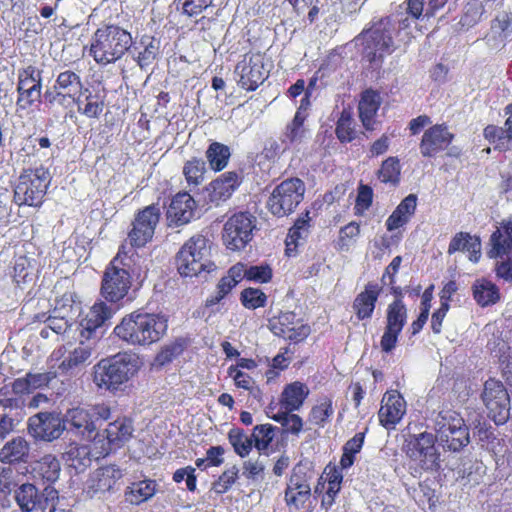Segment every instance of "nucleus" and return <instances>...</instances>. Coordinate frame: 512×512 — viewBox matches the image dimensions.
I'll list each match as a JSON object with an SVG mask.
<instances>
[{"mask_svg": "<svg viewBox=\"0 0 512 512\" xmlns=\"http://www.w3.org/2000/svg\"><path fill=\"white\" fill-rule=\"evenodd\" d=\"M255 222L256 218L247 212L232 215L223 228L225 246L233 251L243 249L252 240Z\"/></svg>", "mask_w": 512, "mask_h": 512, "instance_id": "9b49d317", "label": "nucleus"}, {"mask_svg": "<svg viewBox=\"0 0 512 512\" xmlns=\"http://www.w3.org/2000/svg\"><path fill=\"white\" fill-rule=\"evenodd\" d=\"M394 27L390 17L381 18L371 23L357 37L355 46L370 68H381L384 58L394 52L396 45L393 39Z\"/></svg>", "mask_w": 512, "mask_h": 512, "instance_id": "f03ea898", "label": "nucleus"}, {"mask_svg": "<svg viewBox=\"0 0 512 512\" xmlns=\"http://www.w3.org/2000/svg\"><path fill=\"white\" fill-rule=\"evenodd\" d=\"M309 395V388L302 382L295 381L285 386L280 396L282 410H299Z\"/></svg>", "mask_w": 512, "mask_h": 512, "instance_id": "c85d7f7f", "label": "nucleus"}, {"mask_svg": "<svg viewBox=\"0 0 512 512\" xmlns=\"http://www.w3.org/2000/svg\"><path fill=\"white\" fill-rule=\"evenodd\" d=\"M406 319L407 310L401 300H395L388 306L386 328L401 332Z\"/></svg>", "mask_w": 512, "mask_h": 512, "instance_id": "79ce46f5", "label": "nucleus"}, {"mask_svg": "<svg viewBox=\"0 0 512 512\" xmlns=\"http://www.w3.org/2000/svg\"><path fill=\"white\" fill-rule=\"evenodd\" d=\"M80 341L79 345L67 352L65 355V348L61 347L55 350L52 357L59 360L63 357V360L58 365V370L63 374L73 375L80 371L84 366L89 364L92 350L94 348L93 340Z\"/></svg>", "mask_w": 512, "mask_h": 512, "instance_id": "dca6fc26", "label": "nucleus"}, {"mask_svg": "<svg viewBox=\"0 0 512 512\" xmlns=\"http://www.w3.org/2000/svg\"><path fill=\"white\" fill-rule=\"evenodd\" d=\"M42 88V72L29 65L18 71L17 89Z\"/></svg>", "mask_w": 512, "mask_h": 512, "instance_id": "c03bdc74", "label": "nucleus"}, {"mask_svg": "<svg viewBox=\"0 0 512 512\" xmlns=\"http://www.w3.org/2000/svg\"><path fill=\"white\" fill-rule=\"evenodd\" d=\"M206 164L202 159L192 158L185 162L183 166V175L188 186L197 187L204 180Z\"/></svg>", "mask_w": 512, "mask_h": 512, "instance_id": "ea45409f", "label": "nucleus"}, {"mask_svg": "<svg viewBox=\"0 0 512 512\" xmlns=\"http://www.w3.org/2000/svg\"><path fill=\"white\" fill-rule=\"evenodd\" d=\"M15 500L23 512H45L56 505L58 491L48 485L40 492L33 484L25 483L15 490Z\"/></svg>", "mask_w": 512, "mask_h": 512, "instance_id": "ddd939ff", "label": "nucleus"}, {"mask_svg": "<svg viewBox=\"0 0 512 512\" xmlns=\"http://www.w3.org/2000/svg\"><path fill=\"white\" fill-rule=\"evenodd\" d=\"M381 104L379 93L373 90H366L362 93L359 101V117L366 130L373 131L376 129L377 121L375 119Z\"/></svg>", "mask_w": 512, "mask_h": 512, "instance_id": "cd10ccee", "label": "nucleus"}, {"mask_svg": "<svg viewBox=\"0 0 512 512\" xmlns=\"http://www.w3.org/2000/svg\"><path fill=\"white\" fill-rule=\"evenodd\" d=\"M17 90V100H16V111L17 112H26L28 111L36 102H40L42 95V88H28V89H16Z\"/></svg>", "mask_w": 512, "mask_h": 512, "instance_id": "49530a36", "label": "nucleus"}, {"mask_svg": "<svg viewBox=\"0 0 512 512\" xmlns=\"http://www.w3.org/2000/svg\"><path fill=\"white\" fill-rule=\"evenodd\" d=\"M268 412L269 416L276 422L280 423L287 432L292 434H299L303 427L302 419L296 415L292 414V411L281 410L275 414H272L273 408H269Z\"/></svg>", "mask_w": 512, "mask_h": 512, "instance_id": "37998d69", "label": "nucleus"}, {"mask_svg": "<svg viewBox=\"0 0 512 512\" xmlns=\"http://www.w3.org/2000/svg\"><path fill=\"white\" fill-rule=\"evenodd\" d=\"M406 413V402L396 390L387 391L381 401L379 421L385 428H394Z\"/></svg>", "mask_w": 512, "mask_h": 512, "instance_id": "412c9836", "label": "nucleus"}, {"mask_svg": "<svg viewBox=\"0 0 512 512\" xmlns=\"http://www.w3.org/2000/svg\"><path fill=\"white\" fill-rule=\"evenodd\" d=\"M240 300L245 308L254 310L266 305L267 296L258 288H246L241 292Z\"/></svg>", "mask_w": 512, "mask_h": 512, "instance_id": "3c124183", "label": "nucleus"}, {"mask_svg": "<svg viewBox=\"0 0 512 512\" xmlns=\"http://www.w3.org/2000/svg\"><path fill=\"white\" fill-rule=\"evenodd\" d=\"M141 366L142 361L137 354L118 353L94 366L93 383L99 389L117 391L137 374Z\"/></svg>", "mask_w": 512, "mask_h": 512, "instance_id": "7ed1b4c3", "label": "nucleus"}, {"mask_svg": "<svg viewBox=\"0 0 512 512\" xmlns=\"http://www.w3.org/2000/svg\"><path fill=\"white\" fill-rule=\"evenodd\" d=\"M195 468L191 466H187L185 468H181L175 471L173 475V480L177 483L182 482L184 479L186 480V486L189 491H194L196 489V476L194 474Z\"/></svg>", "mask_w": 512, "mask_h": 512, "instance_id": "0e129e2a", "label": "nucleus"}, {"mask_svg": "<svg viewBox=\"0 0 512 512\" xmlns=\"http://www.w3.org/2000/svg\"><path fill=\"white\" fill-rule=\"evenodd\" d=\"M29 444L22 437H15L8 441L0 450L2 463L25 462L29 455Z\"/></svg>", "mask_w": 512, "mask_h": 512, "instance_id": "2f4dec72", "label": "nucleus"}, {"mask_svg": "<svg viewBox=\"0 0 512 512\" xmlns=\"http://www.w3.org/2000/svg\"><path fill=\"white\" fill-rule=\"evenodd\" d=\"M113 314L114 310L105 302H96L81 321V338L96 342L102 335V332L98 334V329H101Z\"/></svg>", "mask_w": 512, "mask_h": 512, "instance_id": "6ab92c4d", "label": "nucleus"}, {"mask_svg": "<svg viewBox=\"0 0 512 512\" xmlns=\"http://www.w3.org/2000/svg\"><path fill=\"white\" fill-rule=\"evenodd\" d=\"M435 439L443 448L460 451L470 442L468 428L461 415L454 410H442L435 418Z\"/></svg>", "mask_w": 512, "mask_h": 512, "instance_id": "0eeeda50", "label": "nucleus"}, {"mask_svg": "<svg viewBox=\"0 0 512 512\" xmlns=\"http://www.w3.org/2000/svg\"><path fill=\"white\" fill-rule=\"evenodd\" d=\"M60 462L52 454L44 455L33 466V473L36 478L53 483L59 478Z\"/></svg>", "mask_w": 512, "mask_h": 512, "instance_id": "f704fd0d", "label": "nucleus"}, {"mask_svg": "<svg viewBox=\"0 0 512 512\" xmlns=\"http://www.w3.org/2000/svg\"><path fill=\"white\" fill-rule=\"evenodd\" d=\"M183 350L184 346L180 341L167 344L158 352L155 361L157 364L163 366L179 356Z\"/></svg>", "mask_w": 512, "mask_h": 512, "instance_id": "6e6d98bb", "label": "nucleus"}, {"mask_svg": "<svg viewBox=\"0 0 512 512\" xmlns=\"http://www.w3.org/2000/svg\"><path fill=\"white\" fill-rule=\"evenodd\" d=\"M212 243L203 235L188 239L176 255L177 270L181 276L193 277L216 269L211 260Z\"/></svg>", "mask_w": 512, "mask_h": 512, "instance_id": "39448f33", "label": "nucleus"}, {"mask_svg": "<svg viewBox=\"0 0 512 512\" xmlns=\"http://www.w3.org/2000/svg\"><path fill=\"white\" fill-rule=\"evenodd\" d=\"M239 470L232 466L225 470L215 483L214 488L217 493H225L237 480Z\"/></svg>", "mask_w": 512, "mask_h": 512, "instance_id": "052dcab7", "label": "nucleus"}, {"mask_svg": "<svg viewBox=\"0 0 512 512\" xmlns=\"http://www.w3.org/2000/svg\"><path fill=\"white\" fill-rule=\"evenodd\" d=\"M50 181V173L43 167L24 170L14 188L15 203L19 206L41 205Z\"/></svg>", "mask_w": 512, "mask_h": 512, "instance_id": "6e6552de", "label": "nucleus"}, {"mask_svg": "<svg viewBox=\"0 0 512 512\" xmlns=\"http://www.w3.org/2000/svg\"><path fill=\"white\" fill-rule=\"evenodd\" d=\"M381 288L377 283H368L354 300L353 309L361 320L370 318L375 309V303L380 294Z\"/></svg>", "mask_w": 512, "mask_h": 512, "instance_id": "c756f323", "label": "nucleus"}, {"mask_svg": "<svg viewBox=\"0 0 512 512\" xmlns=\"http://www.w3.org/2000/svg\"><path fill=\"white\" fill-rule=\"evenodd\" d=\"M274 427L270 424L258 425L253 429V443L258 451H265L274 439Z\"/></svg>", "mask_w": 512, "mask_h": 512, "instance_id": "09e8293b", "label": "nucleus"}, {"mask_svg": "<svg viewBox=\"0 0 512 512\" xmlns=\"http://www.w3.org/2000/svg\"><path fill=\"white\" fill-rule=\"evenodd\" d=\"M16 486L14 470L10 467H0V502L7 499Z\"/></svg>", "mask_w": 512, "mask_h": 512, "instance_id": "5fc2aeb1", "label": "nucleus"}, {"mask_svg": "<svg viewBox=\"0 0 512 512\" xmlns=\"http://www.w3.org/2000/svg\"><path fill=\"white\" fill-rule=\"evenodd\" d=\"M182 3V9L188 16H197L204 9L209 7L213 0H179Z\"/></svg>", "mask_w": 512, "mask_h": 512, "instance_id": "e2e57ef3", "label": "nucleus"}, {"mask_svg": "<svg viewBox=\"0 0 512 512\" xmlns=\"http://www.w3.org/2000/svg\"><path fill=\"white\" fill-rule=\"evenodd\" d=\"M63 420L64 425H69V428L76 434L86 439L94 438L97 424L93 419V412L89 410V407H75L69 409Z\"/></svg>", "mask_w": 512, "mask_h": 512, "instance_id": "393cba45", "label": "nucleus"}, {"mask_svg": "<svg viewBox=\"0 0 512 512\" xmlns=\"http://www.w3.org/2000/svg\"><path fill=\"white\" fill-rule=\"evenodd\" d=\"M480 396L488 417L496 425L504 424L510 415V397L504 384L490 378L485 381Z\"/></svg>", "mask_w": 512, "mask_h": 512, "instance_id": "9d476101", "label": "nucleus"}, {"mask_svg": "<svg viewBox=\"0 0 512 512\" xmlns=\"http://www.w3.org/2000/svg\"><path fill=\"white\" fill-rule=\"evenodd\" d=\"M304 192V183L299 178L284 180L271 193L267 202L268 209L275 216H286L302 201Z\"/></svg>", "mask_w": 512, "mask_h": 512, "instance_id": "1a4fd4ad", "label": "nucleus"}, {"mask_svg": "<svg viewBox=\"0 0 512 512\" xmlns=\"http://www.w3.org/2000/svg\"><path fill=\"white\" fill-rule=\"evenodd\" d=\"M159 50V42L153 38H148V42L145 44L144 50L139 53L137 62L141 68H145L152 64L156 59Z\"/></svg>", "mask_w": 512, "mask_h": 512, "instance_id": "4d7b16f0", "label": "nucleus"}, {"mask_svg": "<svg viewBox=\"0 0 512 512\" xmlns=\"http://www.w3.org/2000/svg\"><path fill=\"white\" fill-rule=\"evenodd\" d=\"M241 183V178L236 172H226L213 180L206 187V199L215 206L228 200Z\"/></svg>", "mask_w": 512, "mask_h": 512, "instance_id": "4be33fe9", "label": "nucleus"}, {"mask_svg": "<svg viewBox=\"0 0 512 512\" xmlns=\"http://www.w3.org/2000/svg\"><path fill=\"white\" fill-rule=\"evenodd\" d=\"M235 74L239 77L238 84L253 91L268 77L269 71L264 65V56L260 53L246 54L236 65Z\"/></svg>", "mask_w": 512, "mask_h": 512, "instance_id": "4468645a", "label": "nucleus"}, {"mask_svg": "<svg viewBox=\"0 0 512 512\" xmlns=\"http://www.w3.org/2000/svg\"><path fill=\"white\" fill-rule=\"evenodd\" d=\"M66 464L77 473L83 472L91 465L90 448L87 445L70 444L63 454Z\"/></svg>", "mask_w": 512, "mask_h": 512, "instance_id": "473e14b6", "label": "nucleus"}, {"mask_svg": "<svg viewBox=\"0 0 512 512\" xmlns=\"http://www.w3.org/2000/svg\"><path fill=\"white\" fill-rule=\"evenodd\" d=\"M66 426L59 414L54 412H40L29 418V433L36 439L53 441L61 436Z\"/></svg>", "mask_w": 512, "mask_h": 512, "instance_id": "f3484780", "label": "nucleus"}, {"mask_svg": "<svg viewBox=\"0 0 512 512\" xmlns=\"http://www.w3.org/2000/svg\"><path fill=\"white\" fill-rule=\"evenodd\" d=\"M272 278V269L269 265H255L247 267L246 279L256 283H267Z\"/></svg>", "mask_w": 512, "mask_h": 512, "instance_id": "13d9d810", "label": "nucleus"}, {"mask_svg": "<svg viewBox=\"0 0 512 512\" xmlns=\"http://www.w3.org/2000/svg\"><path fill=\"white\" fill-rule=\"evenodd\" d=\"M133 425L127 418H118L108 424L105 429L107 446L102 448V453L107 455L110 451L122 447L133 435Z\"/></svg>", "mask_w": 512, "mask_h": 512, "instance_id": "a878e982", "label": "nucleus"}, {"mask_svg": "<svg viewBox=\"0 0 512 512\" xmlns=\"http://www.w3.org/2000/svg\"><path fill=\"white\" fill-rule=\"evenodd\" d=\"M336 135L341 142H350L354 138L352 119L348 114L342 113L337 121Z\"/></svg>", "mask_w": 512, "mask_h": 512, "instance_id": "bf43d9fd", "label": "nucleus"}, {"mask_svg": "<svg viewBox=\"0 0 512 512\" xmlns=\"http://www.w3.org/2000/svg\"><path fill=\"white\" fill-rule=\"evenodd\" d=\"M289 148L290 146L288 144L283 143L282 137L281 142H278L276 140H269L264 147L263 154L268 159H274L280 156Z\"/></svg>", "mask_w": 512, "mask_h": 512, "instance_id": "774afa93", "label": "nucleus"}, {"mask_svg": "<svg viewBox=\"0 0 512 512\" xmlns=\"http://www.w3.org/2000/svg\"><path fill=\"white\" fill-rule=\"evenodd\" d=\"M121 477L122 472L115 465L100 467L88 478L85 491L91 498H100L110 492Z\"/></svg>", "mask_w": 512, "mask_h": 512, "instance_id": "aec40b11", "label": "nucleus"}, {"mask_svg": "<svg viewBox=\"0 0 512 512\" xmlns=\"http://www.w3.org/2000/svg\"><path fill=\"white\" fill-rule=\"evenodd\" d=\"M52 88L80 96L83 83L79 74L71 70H65L58 74Z\"/></svg>", "mask_w": 512, "mask_h": 512, "instance_id": "4c0bfd02", "label": "nucleus"}, {"mask_svg": "<svg viewBox=\"0 0 512 512\" xmlns=\"http://www.w3.org/2000/svg\"><path fill=\"white\" fill-rule=\"evenodd\" d=\"M454 135L445 125H434L423 134L420 151L424 157H433L446 149L452 142Z\"/></svg>", "mask_w": 512, "mask_h": 512, "instance_id": "5701e85b", "label": "nucleus"}, {"mask_svg": "<svg viewBox=\"0 0 512 512\" xmlns=\"http://www.w3.org/2000/svg\"><path fill=\"white\" fill-rule=\"evenodd\" d=\"M473 295L476 302L485 307L496 303L499 299L497 286L489 280L480 279L473 285Z\"/></svg>", "mask_w": 512, "mask_h": 512, "instance_id": "e433bc0d", "label": "nucleus"}, {"mask_svg": "<svg viewBox=\"0 0 512 512\" xmlns=\"http://www.w3.org/2000/svg\"><path fill=\"white\" fill-rule=\"evenodd\" d=\"M167 328L166 316L137 310L122 318L114 334L128 345L149 347L165 336Z\"/></svg>", "mask_w": 512, "mask_h": 512, "instance_id": "f257e3e1", "label": "nucleus"}, {"mask_svg": "<svg viewBox=\"0 0 512 512\" xmlns=\"http://www.w3.org/2000/svg\"><path fill=\"white\" fill-rule=\"evenodd\" d=\"M400 165L395 157L387 158L378 172L379 179L384 183H396L399 180Z\"/></svg>", "mask_w": 512, "mask_h": 512, "instance_id": "864d4df0", "label": "nucleus"}, {"mask_svg": "<svg viewBox=\"0 0 512 512\" xmlns=\"http://www.w3.org/2000/svg\"><path fill=\"white\" fill-rule=\"evenodd\" d=\"M311 498V486L308 477L298 471L291 475L285 490V502L296 510L304 507Z\"/></svg>", "mask_w": 512, "mask_h": 512, "instance_id": "b1692460", "label": "nucleus"}, {"mask_svg": "<svg viewBox=\"0 0 512 512\" xmlns=\"http://www.w3.org/2000/svg\"><path fill=\"white\" fill-rule=\"evenodd\" d=\"M309 232V214L308 212L305 214L304 217L299 218L292 228H290L287 239H286V245L289 247L291 244H294L295 246L299 245L301 240H304L308 236ZM287 250H290V248H287Z\"/></svg>", "mask_w": 512, "mask_h": 512, "instance_id": "8fccbe9b", "label": "nucleus"}, {"mask_svg": "<svg viewBox=\"0 0 512 512\" xmlns=\"http://www.w3.org/2000/svg\"><path fill=\"white\" fill-rule=\"evenodd\" d=\"M462 251L469 253V259L477 262L480 258L481 243L477 237H472L468 233L459 232L450 241L448 253Z\"/></svg>", "mask_w": 512, "mask_h": 512, "instance_id": "7c9ffc66", "label": "nucleus"}, {"mask_svg": "<svg viewBox=\"0 0 512 512\" xmlns=\"http://www.w3.org/2000/svg\"><path fill=\"white\" fill-rule=\"evenodd\" d=\"M360 233L358 224L351 222L344 226L339 232V246L342 250L348 249L350 242Z\"/></svg>", "mask_w": 512, "mask_h": 512, "instance_id": "680f3d73", "label": "nucleus"}, {"mask_svg": "<svg viewBox=\"0 0 512 512\" xmlns=\"http://www.w3.org/2000/svg\"><path fill=\"white\" fill-rule=\"evenodd\" d=\"M281 332L289 340L299 342L309 335L310 327L304 324L287 326V329H281Z\"/></svg>", "mask_w": 512, "mask_h": 512, "instance_id": "69168bd1", "label": "nucleus"}, {"mask_svg": "<svg viewBox=\"0 0 512 512\" xmlns=\"http://www.w3.org/2000/svg\"><path fill=\"white\" fill-rule=\"evenodd\" d=\"M332 401L329 398L322 399L310 412L309 421L320 427H324L328 419L333 415Z\"/></svg>", "mask_w": 512, "mask_h": 512, "instance_id": "de8ad7c7", "label": "nucleus"}, {"mask_svg": "<svg viewBox=\"0 0 512 512\" xmlns=\"http://www.w3.org/2000/svg\"><path fill=\"white\" fill-rule=\"evenodd\" d=\"M305 120L306 118H303L301 113H295L282 134L283 143L289 146H298L308 138L309 130L304 124Z\"/></svg>", "mask_w": 512, "mask_h": 512, "instance_id": "72a5a7b5", "label": "nucleus"}, {"mask_svg": "<svg viewBox=\"0 0 512 512\" xmlns=\"http://www.w3.org/2000/svg\"><path fill=\"white\" fill-rule=\"evenodd\" d=\"M44 98L48 105L57 104L63 108H68L72 103L77 104L79 96L51 88L45 91Z\"/></svg>", "mask_w": 512, "mask_h": 512, "instance_id": "603ef678", "label": "nucleus"}, {"mask_svg": "<svg viewBox=\"0 0 512 512\" xmlns=\"http://www.w3.org/2000/svg\"><path fill=\"white\" fill-rule=\"evenodd\" d=\"M196 210V201L189 193H177L167 209L169 227H180L190 223L195 218Z\"/></svg>", "mask_w": 512, "mask_h": 512, "instance_id": "a211bd4d", "label": "nucleus"}, {"mask_svg": "<svg viewBox=\"0 0 512 512\" xmlns=\"http://www.w3.org/2000/svg\"><path fill=\"white\" fill-rule=\"evenodd\" d=\"M156 486L153 480H143L132 483L125 493L126 500L134 505L145 502L155 495Z\"/></svg>", "mask_w": 512, "mask_h": 512, "instance_id": "c9c22d12", "label": "nucleus"}, {"mask_svg": "<svg viewBox=\"0 0 512 512\" xmlns=\"http://www.w3.org/2000/svg\"><path fill=\"white\" fill-rule=\"evenodd\" d=\"M131 45L128 31L118 25H104L91 36L89 55L97 64L108 65L121 59Z\"/></svg>", "mask_w": 512, "mask_h": 512, "instance_id": "20e7f679", "label": "nucleus"}, {"mask_svg": "<svg viewBox=\"0 0 512 512\" xmlns=\"http://www.w3.org/2000/svg\"><path fill=\"white\" fill-rule=\"evenodd\" d=\"M406 454L423 470H436L439 467L440 454L435 447V436L431 433L410 435L406 440Z\"/></svg>", "mask_w": 512, "mask_h": 512, "instance_id": "f8f14e48", "label": "nucleus"}, {"mask_svg": "<svg viewBox=\"0 0 512 512\" xmlns=\"http://www.w3.org/2000/svg\"><path fill=\"white\" fill-rule=\"evenodd\" d=\"M206 157L211 169L220 171L224 169L228 163L230 150L226 145L214 142L208 147Z\"/></svg>", "mask_w": 512, "mask_h": 512, "instance_id": "a19ab883", "label": "nucleus"}, {"mask_svg": "<svg viewBox=\"0 0 512 512\" xmlns=\"http://www.w3.org/2000/svg\"><path fill=\"white\" fill-rule=\"evenodd\" d=\"M130 262L131 259L119 251L107 266L101 284V295L105 300L115 303L128 294L132 285Z\"/></svg>", "mask_w": 512, "mask_h": 512, "instance_id": "423d86ee", "label": "nucleus"}, {"mask_svg": "<svg viewBox=\"0 0 512 512\" xmlns=\"http://www.w3.org/2000/svg\"><path fill=\"white\" fill-rule=\"evenodd\" d=\"M160 219V208L152 204L140 211L128 234L130 244L134 247H143L154 235L155 228Z\"/></svg>", "mask_w": 512, "mask_h": 512, "instance_id": "2eb2a0df", "label": "nucleus"}, {"mask_svg": "<svg viewBox=\"0 0 512 512\" xmlns=\"http://www.w3.org/2000/svg\"><path fill=\"white\" fill-rule=\"evenodd\" d=\"M85 104L80 100L77 101V110L79 113L88 118H99L104 109V101L98 95L89 93L85 97Z\"/></svg>", "mask_w": 512, "mask_h": 512, "instance_id": "a18cd8bd", "label": "nucleus"}, {"mask_svg": "<svg viewBox=\"0 0 512 512\" xmlns=\"http://www.w3.org/2000/svg\"><path fill=\"white\" fill-rule=\"evenodd\" d=\"M490 258L509 257L512 253V216L498 228L490 238Z\"/></svg>", "mask_w": 512, "mask_h": 512, "instance_id": "bb28decb", "label": "nucleus"}, {"mask_svg": "<svg viewBox=\"0 0 512 512\" xmlns=\"http://www.w3.org/2000/svg\"><path fill=\"white\" fill-rule=\"evenodd\" d=\"M228 440L235 453L242 458L249 455L254 444L252 434L248 435L243 429L238 427L230 429Z\"/></svg>", "mask_w": 512, "mask_h": 512, "instance_id": "58836bf2", "label": "nucleus"}, {"mask_svg": "<svg viewBox=\"0 0 512 512\" xmlns=\"http://www.w3.org/2000/svg\"><path fill=\"white\" fill-rule=\"evenodd\" d=\"M265 469V465L259 459L247 460L243 463V475L248 479H256Z\"/></svg>", "mask_w": 512, "mask_h": 512, "instance_id": "338daca9", "label": "nucleus"}]
</instances>
